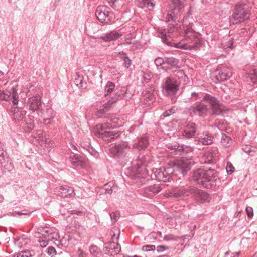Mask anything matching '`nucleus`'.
<instances>
[{
  "instance_id": "18",
  "label": "nucleus",
  "mask_w": 257,
  "mask_h": 257,
  "mask_svg": "<svg viewBox=\"0 0 257 257\" xmlns=\"http://www.w3.org/2000/svg\"><path fill=\"white\" fill-rule=\"evenodd\" d=\"M162 190L159 184L149 186L144 189V195L148 198H152Z\"/></svg>"
},
{
  "instance_id": "60",
  "label": "nucleus",
  "mask_w": 257,
  "mask_h": 257,
  "mask_svg": "<svg viewBox=\"0 0 257 257\" xmlns=\"http://www.w3.org/2000/svg\"><path fill=\"white\" fill-rule=\"evenodd\" d=\"M169 247L164 245H159L157 247L158 252H163L167 249H168Z\"/></svg>"
},
{
  "instance_id": "15",
  "label": "nucleus",
  "mask_w": 257,
  "mask_h": 257,
  "mask_svg": "<svg viewBox=\"0 0 257 257\" xmlns=\"http://www.w3.org/2000/svg\"><path fill=\"white\" fill-rule=\"evenodd\" d=\"M55 191L58 195L63 198L73 197L75 195L73 188L67 185L56 188Z\"/></svg>"
},
{
  "instance_id": "13",
  "label": "nucleus",
  "mask_w": 257,
  "mask_h": 257,
  "mask_svg": "<svg viewBox=\"0 0 257 257\" xmlns=\"http://www.w3.org/2000/svg\"><path fill=\"white\" fill-rule=\"evenodd\" d=\"M180 67L179 59L173 57H165V65L159 69L165 72H168L173 69H179Z\"/></svg>"
},
{
  "instance_id": "44",
  "label": "nucleus",
  "mask_w": 257,
  "mask_h": 257,
  "mask_svg": "<svg viewBox=\"0 0 257 257\" xmlns=\"http://www.w3.org/2000/svg\"><path fill=\"white\" fill-rule=\"evenodd\" d=\"M193 10V8L192 6H190L189 8V10L186 15L184 16L183 18V21L189 20L190 19H193L192 11Z\"/></svg>"
},
{
  "instance_id": "46",
  "label": "nucleus",
  "mask_w": 257,
  "mask_h": 257,
  "mask_svg": "<svg viewBox=\"0 0 257 257\" xmlns=\"http://www.w3.org/2000/svg\"><path fill=\"white\" fill-rule=\"evenodd\" d=\"M105 91L106 92V93L105 94V96L111 93L112 91V82H111L110 81H108L107 82V85L105 88Z\"/></svg>"
},
{
  "instance_id": "42",
  "label": "nucleus",
  "mask_w": 257,
  "mask_h": 257,
  "mask_svg": "<svg viewBox=\"0 0 257 257\" xmlns=\"http://www.w3.org/2000/svg\"><path fill=\"white\" fill-rule=\"evenodd\" d=\"M115 242L113 241V244ZM121 250L120 245L118 243H116V245H113V252H115V255L113 257H124L122 254H118Z\"/></svg>"
},
{
  "instance_id": "45",
  "label": "nucleus",
  "mask_w": 257,
  "mask_h": 257,
  "mask_svg": "<svg viewBox=\"0 0 257 257\" xmlns=\"http://www.w3.org/2000/svg\"><path fill=\"white\" fill-rule=\"evenodd\" d=\"M249 75L252 82L255 83L257 81V68L253 69L250 71Z\"/></svg>"
},
{
  "instance_id": "41",
  "label": "nucleus",
  "mask_w": 257,
  "mask_h": 257,
  "mask_svg": "<svg viewBox=\"0 0 257 257\" xmlns=\"http://www.w3.org/2000/svg\"><path fill=\"white\" fill-rule=\"evenodd\" d=\"M89 251L94 256H97L101 253L100 249L94 245H92L90 247Z\"/></svg>"
},
{
  "instance_id": "12",
  "label": "nucleus",
  "mask_w": 257,
  "mask_h": 257,
  "mask_svg": "<svg viewBox=\"0 0 257 257\" xmlns=\"http://www.w3.org/2000/svg\"><path fill=\"white\" fill-rule=\"evenodd\" d=\"M155 176L160 182H170L174 173L171 165L169 167H161L155 172Z\"/></svg>"
},
{
  "instance_id": "59",
  "label": "nucleus",
  "mask_w": 257,
  "mask_h": 257,
  "mask_svg": "<svg viewBox=\"0 0 257 257\" xmlns=\"http://www.w3.org/2000/svg\"><path fill=\"white\" fill-rule=\"evenodd\" d=\"M233 43H234V39L233 38H231L227 42L226 46L229 48L233 49Z\"/></svg>"
},
{
  "instance_id": "21",
  "label": "nucleus",
  "mask_w": 257,
  "mask_h": 257,
  "mask_svg": "<svg viewBox=\"0 0 257 257\" xmlns=\"http://www.w3.org/2000/svg\"><path fill=\"white\" fill-rule=\"evenodd\" d=\"M42 102L40 98L36 96L28 99L27 106L29 109L32 111H35L39 109L41 107Z\"/></svg>"
},
{
  "instance_id": "26",
  "label": "nucleus",
  "mask_w": 257,
  "mask_h": 257,
  "mask_svg": "<svg viewBox=\"0 0 257 257\" xmlns=\"http://www.w3.org/2000/svg\"><path fill=\"white\" fill-rule=\"evenodd\" d=\"M112 106V102L111 100H109L97 111L96 113L97 117H102L105 114H107L111 110Z\"/></svg>"
},
{
  "instance_id": "53",
  "label": "nucleus",
  "mask_w": 257,
  "mask_h": 257,
  "mask_svg": "<svg viewBox=\"0 0 257 257\" xmlns=\"http://www.w3.org/2000/svg\"><path fill=\"white\" fill-rule=\"evenodd\" d=\"M47 253L50 256L53 257L56 253L55 249L52 246H50L47 248Z\"/></svg>"
},
{
  "instance_id": "25",
  "label": "nucleus",
  "mask_w": 257,
  "mask_h": 257,
  "mask_svg": "<svg viewBox=\"0 0 257 257\" xmlns=\"http://www.w3.org/2000/svg\"><path fill=\"white\" fill-rule=\"evenodd\" d=\"M113 56L122 60L123 61V66L126 69H128L130 67L132 61L127 56L126 52H124L123 51L118 52H115V54L113 55Z\"/></svg>"
},
{
  "instance_id": "63",
  "label": "nucleus",
  "mask_w": 257,
  "mask_h": 257,
  "mask_svg": "<svg viewBox=\"0 0 257 257\" xmlns=\"http://www.w3.org/2000/svg\"><path fill=\"white\" fill-rule=\"evenodd\" d=\"M85 165V163L84 161H83L82 160H80V158H79L78 160L77 161V164H76V165L75 166H80L82 167H84Z\"/></svg>"
},
{
  "instance_id": "30",
  "label": "nucleus",
  "mask_w": 257,
  "mask_h": 257,
  "mask_svg": "<svg viewBox=\"0 0 257 257\" xmlns=\"http://www.w3.org/2000/svg\"><path fill=\"white\" fill-rule=\"evenodd\" d=\"M234 10L235 12L241 14L243 16L246 17L248 20L249 19L250 14L249 12L248 9L245 8L242 4H237L234 7Z\"/></svg>"
},
{
  "instance_id": "34",
  "label": "nucleus",
  "mask_w": 257,
  "mask_h": 257,
  "mask_svg": "<svg viewBox=\"0 0 257 257\" xmlns=\"http://www.w3.org/2000/svg\"><path fill=\"white\" fill-rule=\"evenodd\" d=\"M148 159L147 157L144 154H140L137 158L136 161H137V165L139 167L137 168V171H139L141 166H146L148 162Z\"/></svg>"
},
{
  "instance_id": "35",
  "label": "nucleus",
  "mask_w": 257,
  "mask_h": 257,
  "mask_svg": "<svg viewBox=\"0 0 257 257\" xmlns=\"http://www.w3.org/2000/svg\"><path fill=\"white\" fill-rule=\"evenodd\" d=\"M44 118L43 121L45 124H49L51 122V120L54 117L53 112L52 110L48 109L47 110V114H43Z\"/></svg>"
},
{
  "instance_id": "3",
  "label": "nucleus",
  "mask_w": 257,
  "mask_h": 257,
  "mask_svg": "<svg viewBox=\"0 0 257 257\" xmlns=\"http://www.w3.org/2000/svg\"><path fill=\"white\" fill-rule=\"evenodd\" d=\"M168 31L165 30H160L159 31L158 36L162 39V42L169 47H173L176 48H179L184 50H197L200 49L201 47V39L194 37V43L192 44L183 43L182 41L179 42L175 43L172 41V38H168L167 34Z\"/></svg>"
},
{
  "instance_id": "23",
  "label": "nucleus",
  "mask_w": 257,
  "mask_h": 257,
  "mask_svg": "<svg viewBox=\"0 0 257 257\" xmlns=\"http://www.w3.org/2000/svg\"><path fill=\"white\" fill-rule=\"evenodd\" d=\"M247 20H248V19L246 18V17L243 16V15L239 14L237 12H235L234 10H233L232 15L229 17V22L232 24H240Z\"/></svg>"
},
{
  "instance_id": "24",
  "label": "nucleus",
  "mask_w": 257,
  "mask_h": 257,
  "mask_svg": "<svg viewBox=\"0 0 257 257\" xmlns=\"http://www.w3.org/2000/svg\"><path fill=\"white\" fill-rule=\"evenodd\" d=\"M247 20H248V19L246 18V17L243 16V15L239 14L237 12H235L234 10H233L232 15L229 17V22L232 24H240Z\"/></svg>"
},
{
  "instance_id": "5",
  "label": "nucleus",
  "mask_w": 257,
  "mask_h": 257,
  "mask_svg": "<svg viewBox=\"0 0 257 257\" xmlns=\"http://www.w3.org/2000/svg\"><path fill=\"white\" fill-rule=\"evenodd\" d=\"M36 236L38 238H41V239H39L38 241L42 247L46 246L49 241L57 240L59 237L58 233L56 229L47 226L41 227L38 228Z\"/></svg>"
},
{
  "instance_id": "50",
  "label": "nucleus",
  "mask_w": 257,
  "mask_h": 257,
  "mask_svg": "<svg viewBox=\"0 0 257 257\" xmlns=\"http://www.w3.org/2000/svg\"><path fill=\"white\" fill-rule=\"evenodd\" d=\"M155 249V246L154 245H146L142 247V250L144 251H154Z\"/></svg>"
},
{
  "instance_id": "55",
  "label": "nucleus",
  "mask_w": 257,
  "mask_h": 257,
  "mask_svg": "<svg viewBox=\"0 0 257 257\" xmlns=\"http://www.w3.org/2000/svg\"><path fill=\"white\" fill-rule=\"evenodd\" d=\"M182 25L183 26V28H185V27L192 28L193 23L192 22H189V20H186V22L185 21H182Z\"/></svg>"
},
{
  "instance_id": "19",
  "label": "nucleus",
  "mask_w": 257,
  "mask_h": 257,
  "mask_svg": "<svg viewBox=\"0 0 257 257\" xmlns=\"http://www.w3.org/2000/svg\"><path fill=\"white\" fill-rule=\"evenodd\" d=\"M197 135L198 141L204 145H209L213 142V137L208 131H203Z\"/></svg>"
},
{
  "instance_id": "32",
  "label": "nucleus",
  "mask_w": 257,
  "mask_h": 257,
  "mask_svg": "<svg viewBox=\"0 0 257 257\" xmlns=\"http://www.w3.org/2000/svg\"><path fill=\"white\" fill-rule=\"evenodd\" d=\"M216 71L218 72V76H216V79L219 82L225 81L228 80L232 75V73L229 72H224L218 69Z\"/></svg>"
},
{
  "instance_id": "39",
  "label": "nucleus",
  "mask_w": 257,
  "mask_h": 257,
  "mask_svg": "<svg viewBox=\"0 0 257 257\" xmlns=\"http://www.w3.org/2000/svg\"><path fill=\"white\" fill-rule=\"evenodd\" d=\"M175 24H177V23H174V24H169L168 25L167 28L159 29L158 31V34L159 33V31L160 30H166V31H168L166 33L167 34V37L171 38V34L174 31V30L175 29Z\"/></svg>"
},
{
  "instance_id": "20",
  "label": "nucleus",
  "mask_w": 257,
  "mask_h": 257,
  "mask_svg": "<svg viewBox=\"0 0 257 257\" xmlns=\"http://www.w3.org/2000/svg\"><path fill=\"white\" fill-rule=\"evenodd\" d=\"M174 149L176 151L179 152L180 155L182 156H190V154L192 153L194 148L189 145L185 144H179L174 145Z\"/></svg>"
},
{
  "instance_id": "62",
  "label": "nucleus",
  "mask_w": 257,
  "mask_h": 257,
  "mask_svg": "<svg viewBox=\"0 0 257 257\" xmlns=\"http://www.w3.org/2000/svg\"><path fill=\"white\" fill-rule=\"evenodd\" d=\"M175 237L173 236L172 235H165L164 237V240L166 241H170V240H175Z\"/></svg>"
},
{
  "instance_id": "2",
  "label": "nucleus",
  "mask_w": 257,
  "mask_h": 257,
  "mask_svg": "<svg viewBox=\"0 0 257 257\" xmlns=\"http://www.w3.org/2000/svg\"><path fill=\"white\" fill-rule=\"evenodd\" d=\"M118 120L119 119L113 117V141L117 139H120L118 142H115L113 144V158L118 160L123 159L125 157L126 153L125 150L127 146V143L123 139L125 138V134L123 131L119 130L122 126V125H116V122L115 120Z\"/></svg>"
},
{
  "instance_id": "27",
  "label": "nucleus",
  "mask_w": 257,
  "mask_h": 257,
  "mask_svg": "<svg viewBox=\"0 0 257 257\" xmlns=\"http://www.w3.org/2000/svg\"><path fill=\"white\" fill-rule=\"evenodd\" d=\"M11 112L13 114V118L17 121L22 120L25 112L18 107H13L12 108Z\"/></svg>"
},
{
  "instance_id": "31",
  "label": "nucleus",
  "mask_w": 257,
  "mask_h": 257,
  "mask_svg": "<svg viewBox=\"0 0 257 257\" xmlns=\"http://www.w3.org/2000/svg\"><path fill=\"white\" fill-rule=\"evenodd\" d=\"M128 88L124 86L120 87V89L117 90L115 96H113V103L118 99H122L128 94Z\"/></svg>"
},
{
  "instance_id": "10",
  "label": "nucleus",
  "mask_w": 257,
  "mask_h": 257,
  "mask_svg": "<svg viewBox=\"0 0 257 257\" xmlns=\"http://www.w3.org/2000/svg\"><path fill=\"white\" fill-rule=\"evenodd\" d=\"M112 14L111 8L106 6L98 7L95 11V15L98 20L106 24H111Z\"/></svg>"
},
{
  "instance_id": "9",
  "label": "nucleus",
  "mask_w": 257,
  "mask_h": 257,
  "mask_svg": "<svg viewBox=\"0 0 257 257\" xmlns=\"http://www.w3.org/2000/svg\"><path fill=\"white\" fill-rule=\"evenodd\" d=\"M213 103L210 105H208V115L212 118L224 116V114L229 110L218 100Z\"/></svg>"
},
{
  "instance_id": "52",
  "label": "nucleus",
  "mask_w": 257,
  "mask_h": 257,
  "mask_svg": "<svg viewBox=\"0 0 257 257\" xmlns=\"http://www.w3.org/2000/svg\"><path fill=\"white\" fill-rule=\"evenodd\" d=\"M191 98H189L190 100H191L192 101H196L199 98V93L196 92H193L191 93Z\"/></svg>"
},
{
  "instance_id": "29",
  "label": "nucleus",
  "mask_w": 257,
  "mask_h": 257,
  "mask_svg": "<svg viewBox=\"0 0 257 257\" xmlns=\"http://www.w3.org/2000/svg\"><path fill=\"white\" fill-rule=\"evenodd\" d=\"M184 29V34L190 40H192V44L194 43V37H196L201 39L202 42V38L198 37L200 34L199 33H196L195 31L191 27H185Z\"/></svg>"
},
{
  "instance_id": "33",
  "label": "nucleus",
  "mask_w": 257,
  "mask_h": 257,
  "mask_svg": "<svg viewBox=\"0 0 257 257\" xmlns=\"http://www.w3.org/2000/svg\"><path fill=\"white\" fill-rule=\"evenodd\" d=\"M120 75L119 73L117 74H113V92L116 94V92L120 87L121 84L120 83Z\"/></svg>"
},
{
  "instance_id": "57",
  "label": "nucleus",
  "mask_w": 257,
  "mask_h": 257,
  "mask_svg": "<svg viewBox=\"0 0 257 257\" xmlns=\"http://www.w3.org/2000/svg\"><path fill=\"white\" fill-rule=\"evenodd\" d=\"M120 216V213L118 211L113 212V224L119 218Z\"/></svg>"
},
{
  "instance_id": "36",
  "label": "nucleus",
  "mask_w": 257,
  "mask_h": 257,
  "mask_svg": "<svg viewBox=\"0 0 257 257\" xmlns=\"http://www.w3.org/2000/svg\"><path fill=\"white\" fill-rule=\"evenodd\" d=\"M218 99L215 96H213L209 94L206 93L202 99L200 100V101H202V103L204 101H208L209 105H210L213 103V102H215Z\"/></svg>"
},
{
  "instance_id": "17",
  "label": "nucleus",
  "mask_w": 257,
  "mask_h": 257,
  "mask_svg": "<svg viewBox=\"0 0 257 257\" xmlns=\"http://www.w3.org/2000/svg\"><path fill=\"white\" fill-rule=\"evenodd\" d=\"M184 4L182 0H172L170 6V12L176 15H181L183 12Z\"/></svg>"
},
{
  "instance_id": "48",
  "label": "nucleus",
  "mask_w": 257,
  "mask_h": 257,
  "mask_svg": "<svg viewBox=\"0 0 257 257\" xmlns=\"http://www.w3.org/2000/svg\"><path fill=\"white\" fill-rule=\"evenodd\" d=\"M101 38L105 42L110 41L112 39V32L105 34L102 35Z\"/></svg>"
},
{
  "instance_id": "51",
  "label": "nucleus",
  "mask_w": 257,
  "mask_h": 257,
  "mask_svg": "<svg viewBox=\"0 0 257 257\" xmlns=\"http://www.w3.org/2000/svg\"><path fill=\"white\" fill-rule=\"evenodd\" d=\"M246 213L249 218H251L253 216V210L251 207L247 206L246 207Z\"/></svg>"
},
{
  "instance_id": "11",
  "label": "nucleus",
  "mask_w": 257,
  "mask_h": 257,
  "mask_svg": "<svg viewBox=\"0 0 257 257\" xmlns=\"http://www.w3.org/2000/svg\"><path fill=\"white\" fill-rule=\"evenodd\" d=\"M189 194L195 200L200 203H208L210 201V195L207 192L194 187H189Z\"/></svg>"
},
{
  "instance_id": "6",
  "label": "nucleus",
  "mask_w": 257,
  "mask_h": 257,
  "mask_svg": "<svg viewBox=\"0 0 257 257\" xmlns=\"http://www.w3.org/2000/svg\"><path fill=\"white\" fill-rule=\"evenodd\" d=\"M112 125L110 123L98 124L93 129L94 134L97 137L102 138L109 142L112 139Z\"/></svg>"
},
{
  "instance_id": "4",
  "label": "nucleus",
  "mask_w": 257,
  "mask_h": 257,
  "mask_svg": "<svg viewBox=\"0 0 257 257\" xmlns=\"http://www.w3.org/2000/svg\"><path fill=\"white\" fill-rule=\"evenodd\" d=\"M194 164L195 161L193 159L192 156H188L183 157L180 160L169 163L168 165L171 166L174 176L181 175L184 177L191 170Z\"/></svg>"
},
{
  "instance_id": "58",
  "label": "nucleus",
  "mask_w": 257,
  "mask_h": 257,
  "mask_svg": "<svg viewBox=\"0 0 257 257\" xmlns=\"http://www.w3.org/2000/svg\"><path fill=\"white\" fill-rule=\"evenodd\" d=\"M174 112L173 111L172 109H169L168 110L165 111L163 113V115L164 117H167L170 116L172 114H173Z\"/></svg>"
},
{
  "instance_id": "28",
  "label": "nucleus",
  "mask_w": 257,
  "mask_h": 257,
  "mask_svg": "<svg viewBox=\"0 0 257 257\" xmlns=\"http://www.w3.org/2000/svg\"><path fill=\"white\" fill-rule=\"evenodd\" d=\"M220 143L223 147L228 148L232 146L233 140L230 136L221 132H220Z\"/></svg>"
},
{
  "instance_id": "54",
  "label": "nucleus",
  "mask_w": 257,
  "mask_h": 257,
  "mask_svg": "<svg viewBox=\"0 0 257 257\" xmlns=\"http://www.w3.org/2000/svg\"><path fill=\"white\" fill-rule=\"evenodd\" d=\"M116 233H117V236L116 239H117V240H118L119 239V235L120 234V230L117 227H113V238L116 235Z\"/></svg>"
},
{
  "instance_id": "1",
  "label": "nucleus",
  "mask_w": 257,
  "mask_h": 257,
  "mask_svg": "<svg viewBox=\"0 0 257 257\" xmlns=\"http://www.w3.org/2000/svg\"><path fill=\"white\" fill-rule=\"evenodd\" d=\"M191 180L207 189L216 191L219 179V172L211 168H199L190 172Z\"/></svg>"
},
{
  "instance_id": "16",
  "label": "nucleus",
  "mask_w": 257,
  "mask_h": 257,
  "mask_svg": "<svg viewBox=\"0 0 257 257\" xmlns=\"http://www.w3.org/2000/svg\"><path fill=\"white\" fill-rule=\"evenodd\" d=\"M149 138L146 134L140 138H137V141L134 143L133 147L139 151H144L149 145Z\"/></svg>"
},
{
  "instance_id": "43",
  "label": "nucleus",
  "mask_w": 257,
  "mask_h": 257,
  "mask_svg": "<svg viewBox=\"0 0 257 257\" xmlns=\"http://www.w3.org/2000/svg\"><path fill=\"white\" fill-rule=\"evenodd\" d=\"M154 62L156 66L161 67L165 65V57L164 58L158 57L155 59Z\"/></svg>"
},
{
  "instance_id": "56",
  "label": "nucleus",
  "mask_w": 257,
  "mask_h": 257,
  "mask_svg": "<svg viewBox=\"0 0 257 257\" xmlns=\"http://www.w3.org/2000/svg\"><path fill=\"white\" fill-rule=\"evenodd\" d=\"M111 242H109L108 243H105L104 244V252H105L106 253L110 252V250L111 249Z\"/></svg>"
},
{
  "instance_id": "22",
  "label": "nucleus",
  "mask_w": 257,
  "mask_h": 257,
  "mask_svg": "<svg viewBox=\"0 0 257 257\" xmlns=\"http://www.w3.org/2000/svg\"><path fill=\"white\" fill-rule=\"evenodd\" d=\"M189 187L187 188H175L169 193V196L172 198H178L182 196H189Z\"/></svg>"
},
{
  "instance_id": "40",
  "label": "nucleus",
  "mask_w": 257,
  "mask_h": 257,
  "mask_svg": "<svg viewBox=\"0 0 257 257\" xmlns=\"http://www.w3.org/2000/svg\"><path fill=\"white\" fill-rule=\"evenodd\" d=\"M74 83L79 88H86V83L85 81H83V78L82 77L78 76V77L75 79Z\"/></svg>"
},
{
  "instance_id": "14",
  "label": "nucleus",
  "mask_w": 257,
  "mask_h": 257,
  "mask_svg": "<svg viewBox=\"0 0 257 257\" xmlns=\"http://www.w3.org/2000/svg\"><path fill=\"white\" fill-rule=\"evenodd\" d=\"M197 129V125L193 122L189 121L184 125L181 131L182 135L183 138L187 139L193 138L196 134Z\"/></svg>"
},
{
  "instance_id": "64",
  "label": "nucleus",
  "mask_w": 257,
  "mask_h": 257,
  "mask_svg": "<svg viewBox=\"0 0 257 257\" xmlns=\"http://www.w3.org/2000/svg\"><path fill=\"white\" fill-rule=\"evenodd\" d=\"M79 158L78 156L73 157V158H71V161L72 164L74 166L76 165V164H77V161L78 160Z\"/></svg>"
},
{
  "instance_id": "37",
  "label": "nucleus",
  "mask_w": 257,
  "mask_h": 257,
  "mask_svg": "<svg viewBox=\"0 0 257 257\" xmlns=\"http://www.w3.org/2000/svg\"><path fill=\"white\" fill-rule=\"evenodd\" d=\"M179 15H176L175 13H168L166 16V22L168 23L170 21H172L174 23H176L177 22L179 21Z\"/></svg>"
},
{
  "instance_id": "8",
  "label": "nucleus",
  "mask_w": 257,
  "mask_h": 257,
  "mask_svg": "<svg viewBox=\"0 0 257 257\" xmlns=\"http://www.w3.org/2000/svg\"><path fill=\"white\" fill-rule=\"evenodd\" d=\"M163 93L166 96H174L179 90L177 81L170 77L166 78L162 85Z\"/></svg>"
},
{
  "instance_id": "38",
  "label": "nucleus",
  "mask_w": 257,
  "mask_h": 257,
  "mask_svg": "<svg viewBox=\"0 0 257 257\" xmlns=\"http://www.w3.org/2000/svg\"><path fill=\"white\" fill-rule=\"evenodd\" d=\"M42 134V131L40 130H38L37 132L33 135L34 137L36 139V141H38V143L41 146L42 145L43 142H45L46 141V139L44 141V138L43 137Z\"/></svg>"
},
{
  "instance_id": "49",
  "label": "nucleus",
  "mask_w": 257,
  "mask_h": 257,
  "mask_svg": "<svg viewBox=\"0 0 257 257\" xmlns=\"http://www.w3.org/2000/svg\"><path fill=\"white\" fill-rule=\"evenodd\" d=\"M123 33V32H121V29L118 31L113 30V41L121 37Z\"/></svg>"
},
{
  "instance_id": "47",
  "label": "nucleus",
  "mask_w": 257,
  "mask_h": 257,
  "mask_svg": "<svg viewBox=\"0 0 257 257\" xmlns=\"http://www.w3.org/2000/svg\"><path fill=\"white\" fill-rule=\"evenodd\" d=\"M226 170L228 174H231L235 171V168L230 162L227 163Z\"/></svg>"
},
{
  "instance_id": "7",
  "label": "nucleus",
  "mask_w": 257,
  "mask_h": 257,
  "mask_svg": "<svg viewBox=\"0 0 257 257\" xmlns=\"http://www.w3.org/2000/svg\"><path fill=\"white\" fill-rule=\"evenodd\" d=\"M208 105L198 101L188 108V112L190 116H198L202 118L208 115Z\"/></svg>"
},
{
  "instance_id": "61",
  "label": "nucleus",
  "mask_w": 257,
  "mask_h": 257,
  "mask_svg": "<svg viewBox=\"0 0 257 257\" xmlns=\"http://www.w3.org/2000/svg\"><path fill=\"white\" fill-rule=\"evenodd\" d=\"M21 255L23 254L24 257H31L33 255L31 253V252L29 251H25L19 253Z\"/></svg>"
}]
</instances>
